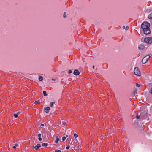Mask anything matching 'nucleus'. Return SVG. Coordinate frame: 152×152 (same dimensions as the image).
Listing matches in <instances>:
<instances>
[{"label":"nucleus","instance_id":"37","mask_svg":"<svg viewBox=\"0 0 152 152\" xmlns=\"http://www.w3.org/2000/svg\"><path fill=\"white\" fill-rule=\"evenodd\" d=\"M125 28V26H123V29Z\"/></svg>","mask_w":152,"mask_h":152},{"label":"nucleus","instance_id":"39","mask_svg":"<svg viewBox=\"0 0 152 152\" xmlns=\"http://www.w3.org/2000/svg\"><path fill=\"white\" fill-rule=\"evenodd\" d=\"M94 67H94V66H93V69H94Z\"/></svg>","mask_w":152,"mask_h":152},{"label":"nucleus","instance_id":"23","mask_svg":"<svg viewBox=\"0 0 152 152\" xmlns=\"http://www.w3.org/2000/svg\"><path fill=\"white\" fill-rule=\"evenodd\" d=\"M136 118L137 119H139L140 118V115H137L136 116Z\"/></svg>","mask_w":152,"mask_h":152},{"label":"nucleus","instance_id":"28","mask_svg":"<svg viewBox=\"0 0 152 152\" xmlns=\"http://www.w3.org/2000/svg\"><path fill=\"white\" fill-rule=\"evenodd\" d=\"M68 73L69 74H71L72 73V71L71 70H69V71Z\"/></svg>","mask_w":152,"mask_h":152},{"label":"nucleus","instance_id":"4","mask_svg":"<svg viewBox=\"0 0 152 152\" xmlns=\"http://www.w3.org/2000/svg\"><path fill=\"white\" fill-rule=\"evenodd\" d=\"M150 58V56H146L144 57L142 60V64H145Z\"/></svg>","mask_w":152,"mask_h":152},{"label":"nucleus","instance_id":"35","mask_svg":"<svg viewBox=\"0 0 152 152\" xmlns=\"http://www.w3.org/2000/svg\"><path fill=\"white\" fill-rule=\"evenodd\" d=\"M52 80L54 81H55L56 80L55 79H52Z\"/></svg>","mask_w":152,"mask_h":152},{"label":"nucleus","instance_id":"19","mask_svg":"<svg viewBox=\"0 0 152 152\" xmlns=\"http://www.w3.org/2000/svg\"><path fill=\"white\" fill-rule=\"evenodd\" d=\"M40 103V101L39 100L37 101H35L34 102V103L35 104H38V103Z\"/></svg>","mask_w":152,"mask_h":152},{"label":"nucleus","instance_id":"20","mask_svg":"<svg viewBox=\"0 0 152 152\" xmlns=\"http://www.w3.org/2000/svg\"><path fill=\"white\" fill-rule=\"evenodd\" d=\"M74 136L75 138H77L78 137V135L76 133L74 134Z\"/></svg>","mask_w":152,"mask_h":152},{"label":"nucleus","instance_id":"7","mask_svg":"<svg viewBox=\"0 0 152 152\" xmlns=\"http://www.w3.org/2000/svg\"><path fill=\"white\" fill-rule=\"evenodd\" d=\"M73 74L75 75H78L80 74V73L78 70L76 69L74 71Z\"/></svg>","mask_w":152,"mask_h":152},{"label":"nucleus","instance_id":"1","mask_svg":"<svg viewBox=\"0 0 152 152\" xmlns=\"http://www.w3.org/2000/svg\"><path fill=\"white\" fill-rule=\"evenodd\" d=\"M150 26V23L147 22H143L141 25V27L143 29V30L149 28Z\"/></svg>","mask_w":152,"mask_h":152},{"label":"nucleus","instance_id":"2","mask_svg":"<svg viewBox=\"0 0 152 152\" xmlns=\"http://www.w3.org/2000/svg\"><path fill=\"white\" fill-rule=\"evenodd\" d=\"M144 41L146 43L150 44L152 42V38L151 37H146L144 39Z\"/></svg>","mask_w":152,"mask_h":152},{"label":"nucleus","instance_id":"11","mask_svg":"<svg viewBox=\"0 0 152 152\" xmlns=\"http://www.w3.org/2000/svg\"><path fill=\"white\" fill-rule=\"evenodd\" d=\"M137 89H135L134 90V93L133 94V96L134 97L135 95H136L137 94Z\"/></svg>","mask_w":152,"mask_h":152},{"label":"nucleus","instance_id":"21","mask_svg":"<svg viewBox=\"0 0 152 152\" xmlns=\"http://www.w3.org/2000/svg\"><path fill=\"white\" fill-rule=\"evenodd\" d=\"M62 124L64 126H65L66 125V123L65 121H63L62 122Z\"/></svg>","mask_w":152,"mask_h":152},{"label":"nucleus","instance_id":"22","mask_svg":"<svg viewBox=\"0 0 152 152\" xmlns=\"http://www.w3.org/2000/svg\"><path fill=\"white\" fill-rule=\"evenodd\" d=\"M66 139V137H65V136L63 137L62 138V141H64Z\"/></svg>","mask_w":152,"mask_h":152},{"label":"nucleus","instance_id":"34","mask_svg":"<svg viewBox=\"0 0 152 152\" xmlns=\"http://www.w3.org/2000/svg\"><path fill=\"white\" fill-rule=\"evenodd\" d=\"M147 56H150V57H151L152 56V54H150L149 55H147Z\"/></svg>","mask_w":152,"mask_h":152},{"label":"nucleus","instance_id":"26","mask_svg":"<svg viewBox=\"0 0 152 152\" xmlns=\"http://www.w3.org/2000/svg\"><path fill=\"white\" fill-rule=\"evenodd\" d=\"M129 28V27L128 26H126V28H125V29L126 30H128Z\"/></svg>","mask_w":152,"mask_h":152},{"label":"nucleus","instance_id":"33","mask_svg":"<svg viewBox=\"0 0 152 152\" xmlns=\"http://www.w3.org/2000/svg\"><path fill=\"white\" fill-rule=\"evenodd\" d=\"M41 126L42 127L44 126V124H41Z\"/></svg>","mask_w":152,"mask_h":152},{"label":"nucleus","instance_id":"15","mask_svg":"<svg viewBox=\"0 0 152 152\" xmlns=\"http://www.w3.org/2000/svg\"><path fill=\"white\" fill-rule=\"evenodd\" d=\"M48 145V144L47 143H43L42 144V146L46 147Z\"/></svg>","mask_w":152,"mask_h":152},{"label":"nucleus","instance_id":"31","mask_svg":"<svg viewBox=\"0 0 152 152\" xmlns=\"http://www.w3.org/2000/svg\"><path fill=\"white\" fill-rule=\"evenodd\" d=\"M150 92L152 94V88H151V90L150 91Z\"/></svg>","mask_w":152,"mask_h":152},{"label":"nucleus","instance_id":"3","mask_svg":"<svg viewBox=\"0 0 152 152\" xmlns=\"http://www.w3.org/2000/svg\"><path fill=\"white\" fill-rule=\"evenodd\" d=\"M134 72L135 75L139 76L141 75L140 72L138 67L135 68L134 69Z\"/></svg>","mask_w":152,"mask_h":152},{"label":"nucleus","instance_id":"24","mask_svg":"<svg viewBox=\"0 0 152 152\" xmlns=\"http://www.w3.org/2000/svg\"><path fill=\"white\" fill-rule=\"evenodd\" d=\"M55 152H61V151L60 150H55Z\"/></svg>","mask_w":152,"mask_h":152},{"label":"nucleus","instance_id":"6","mask_svg":"<svg viewBox=\"0 0 152 152\" xmlns=\"http://www.w3.org/2000/svg\"><path fill=\"white\" fill-rule=\"evenodd\" d=\"M144 33V34L147 35L149 34L150 33V28L146 29L143 30Z\"/></svg>","mask_w":152,"mask_h":152},{"label":"nucleus","instance_id":"38","mask_svg":"<svg viewBox=\"0 0 152 152\" xmlns=\"http://www.w3.org/2000/svg\"><path fill=\"white\" fill-rule=\"evenodd\" d=\"M15 146L16 147V146H18V144H15Z\"/></svg>","mask_w":152,"mask_h":152},{"label":"nucleus","instance_id":"25","mask_svg":"<svg viewBox=\"0 0 152 152\" xmlns=\"http://www.w3.org/2000/svg\"><path fill=\"white\" fill-rule=\"evenodd\" d=\"M63 17L64 18H66V12H64V15H63Z\"/></svg>","mask_w":152,"mask_h":152},{"label":"nucleus","instance_id":"30","mask_svg":"<svg viewBox=\"0 0 152 152\" xmlns=\"http://www.w3.org/2000/svg\"><path fill=\"white\" fill-rule=\"evenodd\" d=\"M38 139L39 140L41 141L42 140V139L41 138V137H39L38 138Z\"/></svg>","mask_w":152,"mask_h":152},{"label":"nucleus","instance_id":"14","mask_svg":"<svg viewBox=\"0 0 152 152\" xmlns=\"http://www.w3.org/2000/svg\"><path fill=\"white\" fill-rule=\"evenodd\" d=\"M56 139L55 141V142L57 143L58 142V141L59 140V139L58 138V136H56Z\"/></svg>","mask_w":152,"mask_h":152},{"label":"nucleus","instance_id":"9","mask_svg":"<svg viewBox=\"0 0 152 152\" xmlns=\"http://www.w3.org/2000/svg\"><path fill=\"white\" fill-rule=\"evenodd\" d=\"M50 110V108L49 107H45L44 108L45 111L46 113H48L49 112V110Z\"/></svg>","mask_w":152,"mask_h":152},{"label":"nucleus","instance_id":"13","mask_svg":"<svg viewBox=\"0 0 152 152\" xmlns=\"http://www.w3.org/2000/svg\"><path fill=\"white\" fill-rule=\"evenodd\" d=\"M39 80L40 81H42L43 80V77L42 76H39Z\"/></svg>","mask_w":152,"mask_h":152},{"label":"nucleus","instance_id":"12","mask_svg":"<svg viewBox=\"0 0 152 152\" xmlns=\"http://www.w3.org/2000/svg\"><path fill=\"white\" fill-rule=\"evenodd\" d=\"M148 18L149 19H152V13L149 15L148 16Z\"/></svg>","mask_w":152,"mask_h":152},{"label":"nucleus","instance_id":"5","mask_svg":"<svg viewBox=\"0 0 152 152\" xmlns=\"http://www.w3.org/2000/svg\"><path fill=\"white\" fill-rule=\"evenodd\" d=\"M140 119L141 120H142L145 118L146 117V113H142L140 114Z\"/></svg>","mask_w":152,"mask_h":152},{"label":"nucleus","instance_id":"36","mask_svg":"<svg viewBox=\"0 0 152 152\" xmlns=\"http://www.w3.org/2000/svg\"><path fill=\"white\" fill-rule=\"evenodd\" d=\"M13 148H14V149H15V148H16V147L15 146H14L13 147Z\"/></svg>","mask_w":152,"mask_h":152},{"label":"nucleus","instance_id":"8","mask_svg":"<svg viewBox=\"0 0 152 152\" xmlns=\"http://www.w3.org/2000/svg\"><path fill=\"white\" fill-rule=\"evenodd\" d=\"M41 146V145L40 144H37V145L36 146H35L34 147V148L35 150H37Z\"/></svg>","mask_w":152,"mask_h":152},{"label":"nucleus","instance_id":"10","mask_svg":"<svg viewBox=\"0 0 152 152\" xmlns=\"http://www.w3.org/2000/svg\"><path fill=\"white\" fill-rule=\"evenodd\" d=\"M138 48L139 50H142L144 49L145 47L143 45H141L139 46Z\"/></svg>","mask_w":152,"mask_h":152},{"label":"nucleus","instance_id":"17","mask_svg":"<svg viewBox=\"0 0 152 152\" xmlns=\"http://www.w3.org/2000/svg\"><path fill=\"white\" fill-rule=\"evenodd\" d=\"M19 113V112H18L17 114L15 113L14 114V116L15 118H17L18 115V113Z\"/></svg>","mask_w":152,"mask_h":152},{"label":"nucleus","instance_id":"16","mask_svg":"<svg viewBox=\"0 0 152 152\" xmlns=\"http://www.w3.org/2000/svg\"><path fill=\"white\" fill-rule=\"evenodd\" d=\"M55 103V102H52L50 103V106L51 107H53V104H54Z\"/></svg>","mask_w":152,"mask_h":152},{"label":"nucleus","instance_id":"32","mask_svg":"<svg viewBox=\"0 0 152 152\" xmlns=\"http://www.w3.org/2000/svg\"><path fill=\"white\" fill-rule=\"evenodd\" d=\"M38 137H41V134H38Z\"/></svg>","mask_w":152,"mask_h":152},{"label":"nucleus","instance_id":"18","mask_svg":"<svg viewBox=\"0 0 152 152\" xmlns=\"http://www.w3.org/2000/svg\"><path fill=\"white\" fill-rule=\"evenodd\" d=\"M43 94L45 96H46L48 95L47 94L46 92L45 91H43Z\"/></svg>","mask_w":152,"mask_h":152},{"label":"nucleus","instance_id":"27","mask_svg":"<svg viewBox=\"0 0 152 152\" xmlns=\"http://www.w3.org/2000/svg\"><path fill=\"white\" fill-rule=\"evenodd\" d=\"M136 86L137 87H139L140 86V85L138 83H137L136 84Z\"/></svg>","mask_w":152,"mask_h":152},{"label":"nucleus","instance_id":"29","mask_svg":"<svg viewBox=\"0 0 152 152\" xmlns=\"http://www.w3.org/2000/svg\"><path fill=\"white\" fill-rule=\"evenodd\" d=\"M69 147L70 146L69 145L66 147V149H68L69 148Z\"/></svg>","mask_w":152,"mask_h":152}]
</instances>
